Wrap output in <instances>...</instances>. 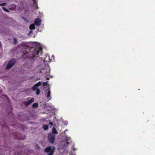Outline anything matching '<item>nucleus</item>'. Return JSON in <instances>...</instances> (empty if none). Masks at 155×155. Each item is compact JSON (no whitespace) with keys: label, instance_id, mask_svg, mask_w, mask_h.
I'll return each instance as SVG.
<instances>
[{"label":"nucleus","instance_id":"obj_1","mask_svg":"<svg viewBox=\"0 0 155 155\" xmlns=\"http://www.w3.org/2000/svg\"><path fill=\"white\" fill-rule=\"evenodd\" d=\"M71 143L70 137L65 136L64 138V140L61 143L60 146L62 147H67V145Z\"/></svg>","mask_w":155,"mask_h":155},{"label":"nucleus","instance_id":"obj_2","mask_svg":"<svg viewBox=\"0 0 155 155\" xmlns=\"http://www.w3.org/2000/svg\"><path fill=\"white\" fill-rule=\"evenodd\" d=\"M55 150L54 147H48L45 149V151L46 152H50L48 155H53Z\"/></svg>","mask_w":155,"mask_h":155},{"label":"nucleus","instance_id":"obj_3","mask_svg":"<svg viewBox=\"0 0 155 155\" xmlns=\"http://www.w3.org/2000/svg\"><path fill=\"white\" fill-rule=\"evenodd\" d=\"M41 84V83L39 81L38 82L37 84H35L34 86L32 87V89L33 91H35V90H36V94L37 95H38L40 92V90L38 89H37L36 88L40 86Z\"/></svg>","mask_w":155,"mask_h":155},{"label":"nucleus","instance_id":"obj_4","mask_svg":"<svg viewBox=\"0 0 155 155\" xmlns=\"http://www.w3.org/2000/svg\"><path fill=\"white\" fill-rule=\"evenodd\" d=\"M15 61L14 59H12L9 61L6 66V69H8L11 68L15 64Z\"/></svg>","mask_w":155,"mask_h":155},{"label":"nucleus","instance_id":"obj_5","mask_svg":"<svg viewBox=\"0 0 155 155\" xmlns=\"http://www.w3.org/2000/svg\"><path fill=\"white\" fill-rule=\"evenodd\" d=\"M42 52V48H38L34 50L33 52V55L35 57L36 55H39V54H41Z\"/></svg>","mask_w":155,"mask_h":155},{"label":"nucleus","instance_id":"obj_6","mask_svg":"<svg viewBox=\"0 0 155 155\" xmlns=\"http://www.w3.org/2000/svg\"><path fill=\"white\" fill-rule=\"evenodd\" d=\"M50 88L49 87L48 89L46 91L45 93V95L46 96L47 99H48V100H50L51 99V92L50 91Z\"/></svg>","mask_w":155,"mask_h":155},{"label":"nucleus","instance_id":"obj_7","mask_svg":"<svg viewBox=\"0 0 155 155\" xmlns=\"http://www.w3.org/2000/svg\"><path fill=\"white\" fill-rule=\"evenodd\" d=\"M48 139L50 143H53L54 140L55 136H48Z\"/></svg>","mask_w":155,"mask_h":155},{"label":"nucleus","instance_id":"obj_8","mask_svg":"<svg viewBox=\"0 0 155 155\" xmlns=\"http://www.w3.org/2000/svg\"><path fill=\"white\" fill-rule=\"evenodd\" d=\"M41 24V20L39 18L36 19L35 21V24L38 26H40Z\"/></svg>","mask_w":155,"mask_h":155},{"label":"nucleus","instance_id":"obj_9","mask_svg":"<svg viewBox=\"0 0 155 155\" xmlns=\"http://www.w3.org/2000/svg\"><path fill=\"white\" fill-rule=\"evenodd\" d=\"M34 101V98H31L30 101H29L28 102L26 105H28L31 103L32 102H33Z\"/></svg>","mask_w":155,"mask_h":155},{"label":"nucleus","instance_id":"obj_10","mask_svg":"<svg viewBox=\"0 0 155 155\" xmlns=\"http://www.w3.org/2000/svg\"><path fill=\"white\" fill-rule=\"evenodd\" d=\"M52 132L54 134H57V132L56 130V129L54 128H53L52 129Z\"/></svg>","mask_w":155,"mask_h":155},{"label":"nucleus","instance_id":"obj_11","mask_svg":"<svg viewBox=\"0 0 155 155\" xmlns=\"http://www.w3.org/2000/svg\"><path fill=\"white\" fill-rule=\"evenodd\" d=\"M29 28L31 30L34 29L35 28V25L34 24H32L30 25Z\"/></svg>","mask_w":155,"mask_h":155},{"label":"nucleus","instance_id":"obj_12","mask_svg":"<svg viewBox=\"0 0 155 155\" xmlns=\"http://www.w3.org/2000/svg\"><path fill=\"white\" fill-rule=\"evenodd\" d=\"M43 128L45 130L48 129V125H43Z\"/></svg>","mask_w":155,"mask_h":155},{"label":"nucleus","instance_id":"obj_13","mask_svg":"<svg viewBox=\"0 0 155 155\" xmlns=\"http://www.w3.org/2000/svg\"><path fill=\"white\" fill-rule=\"evenodd\" d=\"M2 8L4 11L7 12H9V11L5 7H2Z\"/></svg>","mask_w":155,"mask_h":155},{"label":"nucleus","instance_id":"obj_14","mask_svg":"<svg viewBox=\"0 0 155 155\" xmlns=\"http://www.w3.org/2000/svg\"><path fill=\"white\" fill-rule=\"evenodd\" d=\"M38 105V103H34L33 104V107H37Z\"/></svg>","mask_w":155,"mask_h":155},{"label":"nucleus","instance_id":"obj_15","mask_svg":"<svg viewBox=\"0 0 155 155\" xmlns=\"http://www.w3.org/2000/svg\"><path fill=\"white\" fill-rule=\"evenodd\" d=\"M14 44H15L17 43V40L15 38H14Z\"/></svg>","mask_w":155,"mask_h":155},{"label":"nucleus","instance_id":"obj_16","mask_svg":"<svg viewBox=\"0 0 155 155\" xmlns=\"http://www.w3.org/2000/svg\"><path fill=\"white\" fill-rule=\"evenodd\" d=\"M6 5V3H2L0 4V5L1 6H5Z\"/></svg>","mask_w":155,"mask_h":155},{"label":"nucleus","instance_id":"obj_17","mask_svg":"<svg viewBox=\"0 0 155 155\" xmlns=\"http://www.w3.org/2000/svg\"><path fill=\"white\" fill-rule=\"evenodd\" d=\"M49 124L51 125L50 127H51L53 125V123L52 122H49Z\"/></svg>","mask_w":155,"mask_h":155},{"label":"nucleus","instance_id":"obj_18","mask_svg":"<svg viewBox=\"0 0 155 155\" xmlns=\"http://www.w3.org/2000/svg\"><path fill=\"white\" fill-rule=\"evenodd\" d=\"M48 83V81H46V82H44L43 83V85H45V84H46Z\"/></svg>","mask_w":155,"mask_h":155},{"label":"nucleus","instance_id":"obj_19","mask_svg":"<svg viewBox=\"0 0 155 155\" xmlns=\"http://www.w3.org/2000/svg\"><path fill=\"white\" fill-rule=\"evenodd\" d=\"M36 148L38 149H40V147H39V146H38V145H36Z\"/></svg>","mask_w":155,"mask_h":155},{"label":"nucleus","instance_id":"obj_20","mask_svg":"<svg viewBox=\"0 0 155 155\" xmlns=\"http://www.w3.org/2000/svg\"><path fill=\"white\" fill-rule=\"evenodd\" d=\"M52 57H53V58L54 59V56L53 55H52Z\"/></svg>","mask_w":155,"mask_h":155},{"label":"nucleus","instance_id":"obj_21","mask_svg":"<svg viewBox=\"0 0 155 155\" xmlns=\"http://www.w3.org/2000/svg\"><path fill=\"white\" fill-rule=\"evenodd\" d=\"M1 46V44H0V47Z\"/></svg>","mask_w":155,"mask_h":155},{"label":"nucleus","instance_id":"obj_22","mask_svg":"<svg viewBox=\"0 0 155 155\" xmlns=\"http://www.w3.org/2000/svg\"><path fill=\"white\" fill-rule=\"evenodd\" d=\"M47 79H48V80L49 78H47Z\"/></svg>","mask_w":155,"mask_h":155},{"label":"nucleus","instance_id":"obj_23","mask_svg":"<svg viewBox=\"0 0 155 155\" xmlns=\"http://www.w3.org/2000/svg\"><path fill=\"white\" fill-rule=\"evenodd\" d=\"M31 31L30 32V33H31Z\"/></svg>","mask_w":155,"mask_h":155}]
</instances>
